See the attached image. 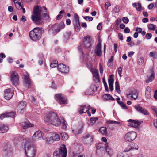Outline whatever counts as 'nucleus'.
Wrapping results in <instances>:
<instances>
[{"label": "nucleus", "instance_id": "f257e3e1", "mask_svg": "<svg viewBox=\"0 0 157 157\" xmlns=\"http://www.w3.org/2000/svg\"><path fill=\"white\" fill-rule=\"evenodd\" d=\"M42 16H44L46 20L48 19L49 18L46 8L45 7L42 8L39 6L34 7L33 14L31 17L32 21L36 24H41L43 21Z\"/></svg>", "mask_w": 157, "mask_h": 157}, {"label": "nucleus", "instance_id": "f03ea898", "mask_svg": "<svg viewBox=\"0 0 157 157\" xmlns=\"http://www.w3.org/2000/svg\"><path fill=\"white\" fill-rule=\"evenodd\" d=\"M44 121L47 124H52L56 127H59L61 124L64 128L67 127L66 121L63 119L60 121L58 115L54 112H49L44 117Z\"/></svg>", "mask_w": 157, "mask_h": 157}, {"label": "nucleus", "instance_id": "7ed1b4c3", "mask_svg": "<svg viewBox=\"0 0 157 157\" xmlns=\"http://www.w3.org/2000/svg\"><path fill=\"white\" fill-rule=\"evenodd\" d=\"M44 30L42 28L36 27L29 32V35L31 39L33 41L38 40L41 38Z\"/></svg>", "mask_w": 157, "mask_h": 157}, {"label": "nucleus", "instance_id": "20e7f679", "mask_svg": "<svg viewBox=\"0 0 157 157\" xmlns=\"http://www.w3.org/2000/svg\"><path fill=\"white\" fill-rule=\"evenodd\" d=\"M25 154L27 157H34L36 154L35 148L33 146L30 141L28 140L25 144Z\"/></svg>", "mask_w": 157, "mask_h": 157}, {"label": "nucleus", "instance_id": "39448f33", "mask_svg": "<svg viewBox=\"0 0 157 157\" xmlns=\"http://www.w3.org/2000/svg\"><path fill=\"white\" fill-rule=\"evenodd\" d=\"M67 150L65 146L63 144L59 148L56 149L53 153L54 157H66Z\"/></svg>", "mask_w": 157, "mask_h": 157}, {"label": "nucleus", "instance_id": "423d86ee", "mask_svg": "<svg viewBox=\"0 0 157 157\" xmlns=\"http://www.w3.org/2000/svg\"><path fill=\"white\" fill-rule=\"evenodd\" d=\"M65 27V24L63 22H61L59 24H55L52 25L49 30L50 34H53L55 33H58L61 29Z\"/></svg>", "mask_w": 157, "mask_h": 157}, {"label": "nucleus", "instance_id": "0eeeda50", "mask_svg": "<svg viewBox=\"0 0 157 157\" xmlns=\"http://www.w3.org/2000/svg\"><path fill=\"white\" fill-rule=\"evenodd\" d=\"M137 134L136 132L132 131L127 133L125 135L124 139L128 142H131L134 140L137 137Z\"/></svg>", "mask_w": 157, "mask_h": 157}, {"label": "nucleus", "instance_id": "6e6552de", "mask_svg": "<svg viewBox=\"0 0 157 157\" xmlns=\"http://www.w3.org/2000/svg\"><path fill=\"white\" fill-rule=\"evenodd\" d=\"M83 42V46L86 48H88L91 46L93 40L90 36L88 35L84 37Z\"/></svg>", "mask_w": 157, "mask_h": 157}, {"label": "nucleus", "instance_id": "1a4fd4ad", "mask_svg": "<svg viewBox=\"0 0 157 157\" xmlns=\"http://www.w3.org/2000/svg\"><path fill=\"white\" fill-rule=\"evenodd\" d=\"M13 90L10 88L6 89L4 92V96L5 99L9 100L13 96L14 93Z\"/></svg>", "mask_w": 157, "mask_h": 157}, {"label": "nucleus", "instance_id": "9d476101", "mask_svg": "<svg viewBox=\"0 0 157 157\" xmlns=\"http://www.w3.org/2000/svg\"><path fill=\"white\" fill-rule=\"evenodd\" d=\"M128 121L129 122L128 125L134 128L139 127L143 123V121L141 120H135L132 119H129Z\"/></svg>", "mask_w": 157, "mask_h": 157}, {"label": "nucleus", "instance_id": "9b49d317", "mask_svg": "<svg viewBox=\"0 0 157 157\" xmlns=\"http://www.w3.org/2000/svg\"><path fill=\"white\" fill-rule=\"evenodd\" d=\"M83 140L85 144H90L93 141V136L91 133L87 134L83 137Z\"/></svg>", "mask_w": 157, "mask_h": 157}, {"label": "nucleus", "instance_id": "f8f14e48", "mask_svg": "<svg viewBox=\"0 0 157 157\" xmlns=\"http://www.w3.org/2000/svg\"><path fill=\"white\" fill-rule=\"evenodd\" d=\"M11 80L13 84L15 86L17 85L19 82L18 74L15 72H12L11 74Z\"/></svg>", "mask_w": 157, "mask_h": 157}, {"label": "nucleus", "instance_id": "ddd939ff", "mask_svg": "<svg viewBox=\"0 0 157 157\" xmlns=\"http://www.w3.org/2000/svg\"><path fill=\"white\" fill-rule=\"evenodd\" d=\"M138 148V146L134 142H131L124 149V151L126 152L134 149L137 150Z\"/></svg>", "mask_w": 157, "mask_h": 157}, {"label": "nucleus", "instance_id": "4468645a", "mask_svg": "<svg viewBox=\"0 0 157 157\" xmlns=\"http://www.w3.org/2000/svg\"><path fill=\"white\" fill-rule=\"evenodd\" d=\"M58 70L61 73L67 74L69 71V67L63 64H59L58 66Z\"/></svg>", "mask_w": 157, "mask_h": 157}, {"label": "nucleus", "instance_id": "2eb2a0df", "mask_svg": "<svg viewBox=\"0 0 157 157\" xmlns=\"http://www.w3.org/2000/svg\"><path fill=\"white\" fill-rule=\"evenodd\" d=\"M26 105V102L25 101H22L19 103L17 108L20 113H22L25 111Z\"/></svg>", "mask_w": 157, "mask_h": 157}, {"label": "nucleus", "instance_id": "dca6fc26", "mask_svg": "<svg viewBox=\"0 0 157 157\" xmlns=\"http://www.w3.org/2000/svg\"><path fill=\"white\" fill-rule=\"evenodd\" d=\"M91 72L93 75L94 80L96 83L99 82L100 81V79L98 70L96 69H93L91 70Z\"/></svg>", "mask_w": 157, "mask_h": 157}, {"label": "nucleus", "instance_id": "f3484780", "mask_svg": "<svg viewBox=\"0 0 157 157\" xmlns=\"http://www.w3.org/2000/svg\"><path fill=\"white\" fill-rule=\"evenodd\" d=\"M135 108L136 110L138 112L143 114L145 115L149 114V112L146 109L143 108L139 105H135Z\"/></svg>", "mask_w": 157, "mask_h": 157}, {"label": "nucleus", "instance_id": "a211bd4d", "mask_svg": "<svg viewBox=\"0 0 157 157\" xmlns=\"http://www.w3.org/2000/svg\"><path fill=\"white\" fill-rule=\"evenodd\" d=\"M55 98H57L59 101H60L61 103L66 104L67 101L66 99L63 97V96L61 94H59L56 95Z\"/></svg>", "mask_w": 157, "mask_h": 157}, {"label": "nucleus", "instance_id": "6ab92c4d", "mask_svg": "<svg viewBox=\"0 0 157 157\" xmlns=\"http://www.w3.org/2000/svg\"><path fill=\"white\" fill-rule=\"evenodd\" d=\"M95 52L96 55L99 56H101L102 52L101 50V43L99 42L97 45L95 50Z\"/></svg>", "mask_w": 157, "mask_h": 157}, {"label": "nucleus", "instance_id": "aec40b11", "mask_svg": "<svg viewBox=\"0 0 157 157\" xmlns=\"http://www.w3.org/2000/svg\"><path fill=\"white\" fill-rule=\"evenodd\" d=\"M138 96V93L136 90H133L131 93L127 95V97L128 98H131L134 100H136Z\"/></svg>", "mask_w": 157, "mask_h": 157}, {"label": "nucleus", "instance_id": "412c9836", "mask_svg": "<svg viewBox=\"0 0 157 157\" xmlns=\"http://www.w3.org/2000/svg\"><path fill=\"white\" fill-rule=\"evenodd\" d=\"M77 17L75 20V22L74 23V28L76 31L78 32L80 30L81 27L79 23V17L77 15Z\"/></svg>", "mask_w": 157, "mask_h": 157}, {"label": "nucleus", "instance_id": "4be33fe9", "mask_svg": "<svg viewBox=\"0 0 157 157\" xmlns=\"http://www.w3.org/2000/svg\"><path fill=\"white\" fill-rule=\"evenodd\" d=\"M21 125L23 128H29L34 127L33 124L30 123V122L27 120L22 122L21 124Z\"/></svg>", "mask_w": 157, "mask_h": 157}, {"label": "nucleus", "instance_id": "5701e85b", "mask_svg": "<svg viewBox=\"0 0 157 157\" xmlns=\"http://www.w3.org/2000/svg\"><path fill=\"white\" fill-rule=\"evenodd\" d=\"M71 35L70 32H66L63 34L62 40L64 42H67L69 39Z\"/></svg>", "mask_w": 157, "mask_h": 157}, {"label": "nucleus", "instance_id": "b1692460", "mask_svg": "<svg viewBox=\"0 0 157 157\" xmlns=\"http://www.w3.org/2000/svg\"><path fill=\"white\" fill-rule=\"evenodd\" d=\"M4 148L5 151H6L7 153L11 152L12 148L10 144L7 143L5 144Z\"/></svg>", "mask_w": 157, "mask_h": 157}, {"label": "nucleus", "instance_id": "393cba45", "mask_svg": "<svg viewBox=\"0 0 157 157\" xmlns=\"http://www.w3.org/2000/svg\"><path fill=\"white\" fill-rule=\"evenodd\" d=\"M16 7L18 9L21 10L22 8L23 4H22V1L15 2L14 3Z\"/></svg>", "mask_w": 157, "mask_h": 157}, {"label": "nucleus", "instance_id": "a878e982", "mask_svg": "<svg viewBox=\"0 0 157 157\" xmlns=\"http://www.w3.org/2000/svg\"><path fill=\"white\" fill-rule=\"evenodd\" d=\"M105 146L106 152L108 153V154L110 156H111L113 154V151L110 148L107 143L105 144Z\"/></svg>", "mask_w": 157, "mask_h": 157}, {"label": "nucleus", "instance_id": "bb28decb", "mask_svg": "<svg viewBox=\"0 0 157 157\" xmlns=\"http://www.w3.org/2000/svg\"><path fill=\"white\" fill-rule=\"evenodd\" d=\"M151 89L149 86H147L146 89L145 91V94L147 97L149 98L151 96Z\"/></svg>", "mask_w": 157, "mask_h": 157}, {"label": "nucleus", "instance_id": "cd10ccee", "mask_svg": "<svg viewBox=\"0 0 157 157\" xmlns=\"http://www.w3.org/2000/svg\"><path fill=\"white\" fill-rule=\"evenodd\" d=\"M132 5L134 7H135L136 10L140 11L141 9V5L140 3H138L137 5L136 3L132 4Z\"/></svg>", "mask_w": 157, "mask_h": 157}, {"label": "nucleus", "instance_id": "c85d7f7f", "mask_svg": "<svg viewBox=\"0 0 157 157\" xmlns=\"http://www.w3.org/2000/svg\"><path fill=\"white\" fill-rule=\"evenodd\" d=\"M104 99L106 100H111L114 101L115 100L114 99L112 96L110 94H107L104 95L103 96Z\"/></svg>", "mask_w": 157, "mask_h": 157}, {"label": "nucleus", "instance_id": "c756f323", "mask_svg": "<svg viewBox=\"0 0 157 157\" xmlns=\"http://www.w3.org/2000/svg\"><path fill=\"white\" fill-rule=\"evenodd\" d=\"M52 137L53 138L54 142L55 141H59L60 139L59 135L56 133H54Z\"/></svg>", "mask_w": 157, "mask_h": 157}, {"label": "nucleus", "instance_id": "7c9ffc66", "mask_svg": "<svg viewBox=\"0 0 157 157\" xmlns=\"http://www.w3.org/2000/svg\"><path fill=\"white\" fill-rule=\"evenodd\" d=\"M86 109V105L84 106H81L79 110V113L80 114H82L85 113V112Z\"/></svg>", "mask_w": 157, "mask_h": 157}, {"label": "nucleus", "instance_id": "2f4dec72", "mask_svg": "<svg viewBox=\"0 0 157 157\" xmlns=\"http://www.w3.org/2000/svg\"><path fill=\"white\" fill-rule=\"evenodd\" d=\"M107 123L108 124H113L114 125L118 124L119 125L118 126L120 127V125H121V123L120 122H117L116 121H113V120H107Z\"/></svg>", "mask_w": 157, "mask_h": 157}, {"label": "nucleus", "instance_id": "473e14b6", "mask_svg": "<svg viewBox=\"0 0 157 157\" xmlns=\"http://www.w3.org/2000/svg\"><path fill=\"white\" fill-rule=\"evenodd\" d=\"M25 81L27 85H28V87L30 86V81L28 76L25 75L24 76Z\"/></svg>", "mask_w": 157, "mask_h": 157}, {"label": "nucleus", "instance_id": "72a5a7b5", "mask_svg": "<svg viewBox=\"0 0 157 157\" xmlns=\"http://www.w3.org/2000/svg\"><path fill=\"white\" fill-rule=\"evenodd\" d=\"M75 130H72L73 132L75 134H80L83 132L82 128H75Z\"/></svg>", "mask_w": 157, "mask_h": 157}, {"label": "nucleus", "instance_id": "f704fd0d", "mask_svg": "<svg viewBox=\"0 0 157 157\" xmlns=\"http://www.w3.org/2000/svg\"><path fill=\"white\" fill-rule=\"evenodd\" d=\"M52 136L48 137L46 138V143L48 144H51L53 143L54 142V140Z\"/></svg>", "mask_w": 157, "mask_h": 157}, {"label": "nucleus", "instance_id": "c9c22d12", "mask_svg": "<svg viewBox=\"0 0 157 157\" xmlns=\"http://www.w3.org/2000/svg\"><path fill=\"white\" fill-rule=\"evenodd\" d=\"M154 79V74L152 72L148 79L146 81V83H149L152 81Z\"/></svg>", "mask_w": 157, "mask_h": 157}, {"label": "nucleus", "instance_id": "e433bc0d", "mask_svg": "<svg viewBox=\"0 0 157 157\" xmlns=\"http://www.w3.org/2000/svg\"><path fill=\"white\" fill-rule=\"evenodd\" d=\"M62 139L64 140H67L68 138V135L65 132H62L60 133Z\"/></svg>", "mask_w": 157, "mask_h": 157}, {"label": "nucleus", "instance_id": "4c0bfd02", "mask_svg": "<svg viewBox=\"0 0 157 157\" xmlns=\"http://www.w3.org/2000/svg\"><path fill=\"white\" fill-rule=\"evenodd\" d=\"M113 75H111L109 76V78L108 80V83L109 85H112L114 82V80L113 78Z\"/></svg>", "mask_w": 157, "mask_h": 157}, {"label": "nucleus", "instance_id": "58836bf2", "mask_svg": "<svg viewBox=\"0 0 157 157\" xmlns=\"http://www.w3.org/2000/svg\"><path fill=\"white\" fill-rule=\"evenodd\" d=\"M99 131L104 135L107 134V128H99Z\"/></svg>", "mask_w": 157, "mask_h": 157}, {"label": "nucleus", "instance_id": "ea45409f", "mask_svg": "<svg viewBox=\"0 0 157 157\" xmlns=\"http://www.w3.org/2000/svg\"><path fill=\"white\" fill-rule=\"evenodd\" d=\"M98 117L91 118L90 119V124L92 125L96 123V121L98 120Z\"/></svg>", "mask_w": 157, "mask_h": 157}, {"label": "nucleus", "instance_id": "a19ab883", "mask_svg": "<svg viewBox=\"0 0 157 157\" xmlns=\"http://www.w3.org/2000/svg\"><path fill=\"white\" fill-rule=\"evenodd\" d=\"M35 135H36L38 136V137H39L40 139L42 138L43 136V133L40 131H38L36 132L35 133Z\"/></svg>", "mask_w": 157, "mask_h": 157}, {"label": "nucleus", "instance_id": "79ce46f5", "mask_svg": "<svg viewBox=\"0 0 157 157\" xmlns=\"http://www.w3.org/2000/svg\"><path fill=\"white\" fill-rule=\"evenodd\" d=\"M6 114L7 117L13 118L15 115V113L13 112L7 113Z\"/></svg>", "mask_w": 157, "mask_h": 157}, {"label": "nucleus", "instance_id": "37998d69", "mask_svg": "<svg viewBox=\"0 0 157 157\" xmlns=\"http://www.w3.org/2000/svg\"><path fill=\"white\" fill-rule=\"evenodd\" d=\"M115 89L118 93H120L121 91L120 90L119 85L118 82L117 81H116L115 82Z\"/></svg>", "mask_w": 157, "mask_h": 157}, {"label": "nucleus", "instance_id": "c03bdc74", "mask_svg": "<svg viewBox=\"0 0 157 157\" xmlns=\"http://www.w3.org/2000/svg\"><path fill=\"white\" fill-rule=\"evenodd\" d=\"M113 57L112 56L110 59L109 60L108 62V66H111L113 65Z\"/></svg>", "mask_w": 157, "mask_h": 157}, {"label": "nucleus", "instance_id": "a18cd8bd", "mask_svg": "<svg viewBox=\"0 0 157 157\" xmlns=\"http://www.w3.org/2000/svg\"><path fill=\"white\" fill-rule=\"evenodd\" d=\"M149 56L154 58H155L157 57V52H150L149 54Z\"/></svg>", "mask_w": 157, "mask_h": 157}, {"label": "nucleus", "instance_id": "49530a36", "mask_svg": "<svg viewBox=\"0 0 157 157\" xmlns=\"http://www.w3.org/2000/svg\"><path fill=\"white\" fill-rule=\"evenodd\" d=\"M147 26L149 29L152 30H154L155 28V25L153 24H149Z\"/></svg>", "mask_w": 157, "mask_h": 157}, {"label": "nucleus", "instance_id": "de8ad7c7", "mask_svg": "<svg viewBox=\"0 0 157 157\" xmlns=\"http://www.w3.org/2000/svg\"><path fill=\"white\" fill-rule=\"evenodd\" d=\"M64 13L63 10H61L59 12V14H58L56 17L57 20H59L63 16L61 15V14L63 13Z\"/></svg>", "mask_w": 157, "mask_h": 157}, {"label": "nucleus", "instance_id": "09e8293b", "mask_svg": "<svg viewBox=\"0 0 157 157\" xmlns=\"http://www.w3.org/2000/svg\"><path fill=\"white\" fill-rule=\"evenodd\" d=\"M32 138L33 140L34 141H38L41 139L38 137V136H37L36 135H35V133L33 135Z\"/></svg>", "mask_w": 157, "mask_h": 157}, {"label": "nucleus", "instance_id": "8fccbe9b", "mask_svg": "<svg viewBox=\"0 0 157 157\" xmlns=\"http://www.w3.org/2000/svg\"><path fill=\"white\" fill-rule=\"evenodd\" d=\"M144 62V59L143 57L140 58L138 60V63L140 65H141Z\"/></svg>", "mask_w": 157, "mask_h": 157}, {"label": "nucleus", "instance_id": "3c124183", "mask_svg": "<svg viewBox=\"0 0 157 157\" xmlns=\"http://www.w3.org/2000/svg\"><path fill=\"white\" fill-rule=\"evenodd\" d=\"M120 8L118 6H116L113 9V11L115 13H118L119 12Z\"/></svg>", "mask_w": 157, "mask_h": 157}, {"label": "nucleus", "instance_id": "603ef678", "mask_svg": "<svg viewBox=\"0 0 157 157\" xmlns=\"http://www.w3.org/2000/svg\"><path fill=\"white\" fill-rule=\"evenodd\" d=\"M83 18L85 20L88 21H91L93 20V18L92 17L89 16L84 17Z\"/></svg>", "mask_w": 157, "mask_h": 157}, {"label": "nucleus", "instance_id": "864d4df0", "mask_svg": "<svg viewBox=\"0 0 157 157\" xmlns=\"http://www.w3.org/2000/svg\"><path fill=\"white\" fill-rule=\"evenodd\" d=\"M9 128H0V133H4L7 132Z\"/></svg>", "mask_w": 157, "mask_h": 157}, {"label": "nucleus", "instance_id": "5fc2aeb1", "mask_svg": "<svg viewBox=\"0 0 157 157\" xmlns=\"http://www.w3.org/2000/svg\"><path fill=\"white\" fill-rule=\"evenodd\" d=\"M122 21L125 24H127L129 22V19L126 17H124L122 18Z\"/></svg>", "mask_w": 157, "mask_h": 157}, {"label": "nucleus", "instance_id": "6e6d98bb", "mask_svg": "<svg viewBox=\"0 0 157 157\" xmlns=\"http://www.w3.org/2000/svg\"><path fill=\"white\" fill-rule=\"evenodd\" d=\"M111 6V3L109 2H106L105 4V7L106 10H107L108 7Z\"/></svg>", "mask_w": 157, "mask_h": 157}, {"label": "nucleus", "instance_id": "4d7b16f0", "mask_svg": "<svg viewBox=\"0 0 157 157\" xmlns=\"http://www.w3.org/2000/svg\"><path fill=\"white\" fill-rule=\"evenodd\" d=\"M121 106L123 109H128V107H127L125 104L123 102V103H121Z\"/></svg>", "mask_w": 157, "mask_h": 157}, {"label": "nucleus", "instance_id": "13d9d810", "mask_svg": "<svg viewBox=\"0 0 157 157\" xmlns=\"http://www.w3.org/2000/svg\"><path fill=\"white\" fill-rule=\"evenodd\" d=\"M6 117H7L6 113L0 115V119H3L4 118Z\"/></svg>", "mask_w": 157, "mask_h": 157}, {"label": "nucleus", "instance_id": "bf43d9fd", "mask_svg": "<svg viewBox=\"0 0 157 157\" xmlns=\"http://www.w3.org/2000/svg\"><path fill=\"white\" fill-rule=\"evenodd\" d=\"M152 37V34L150 33H147L146 35V37L148 39H151Z\"/></svg>", "mask_w": 157, "mask_h": 157}, {"label": "nucleus", "instance_id": "052dcab7", "mask_svg": "<svg viewBox=\"0 0 157 157\" xmlns=\"http://www.w3.org/2000/svg\"><path fill=\"white\" fill-rule=\"evenodd\" d=\"M57 64L56 63H51L50 65V67L52 68H54L57 66L58 67Z\"/></svg>", "mask_w": 157, "mask_h": 157}, {"label": "nucleus", "instance_id": "680f3d73", "mask_svg": "<svg viewBox=\"0 0 157 157\" xmlns=\"http://www.w3.org/2000/svg\"><path fill=\"white\" fill-rule=\"evenodd\" d=\"M122 69L121 67H119L117 70V72L120 76H121V75L122 73Z\"/></svg>", "mask_w": 157, "mask_h": 157}, {"label": "nucleus", "instance_id": "e2e57ef3", "mask_svg": "<svg viewBox=\"0 0 157 157\" xmlns=\"http://www.w3.org/2000/svg\"><path fill=\"white\" fill-rule=\"evenodd\" d=\"M99 70L100 74H102L103 73V70L102 67V65H101V64H100Z\"/></svg>", "mask_w": 157, "mask_h": 157}, {"label": "nucleus", "instance_id": "0e129e2a", "mask_svg": "<svg viewBox=\"0 0 157 157\" xmlns=\"http://www.w3.org/2000/svg\"><path fill=\"white\" fill-rule=\"evenodd\" d=\"M104 83H104V86H105V90L106 91H107L108 92V90H109V89H108V87L107 83H106V82H105V81H104Z\"/></svg>", "mask_w": 157, "mask_h": 157}, {"label": "nucleus", "instance_id": "69168bd1", "mask_svg": "<svg viewBox=\"0 0 157 157\" xmlns=\"http://www.w3.org/2000/svg\"><path fill=\"white\" fill-rule=\"evenodd\" d=\"M102 144H98L96 146V148L98 150L100 149L102 147Z\"/></svg>", "mask_w": 157, "mask_h": 157}, {"label": "nucleus", "instance_id": "338daca9", "mask_svg": "<svg viewBox=\"0 0 157 157\" xmlns=\"http://www.w3.org/2000/svg\"><path fill=\"white\" fill-rule=\"evenodd\" d=\"M124 32L126 33H129L130 32V30L128 28L126 27L124 30Z\"/></svg>", "mask_w": 157, "mask_h": 157}, {"label": "nucleus", "instance_id": "774afa93", "mask_svg": "<svg viewBox=\"0 0 157 157\" xmlns=\"http://www.w3.org/2000/svg\"><path fill=\"white\" fill-rule=\"evenodd\" d=\"M117 157H125L123 153H120L118 154Z\"/></svg>", "mask_w": 157, "mask_h": 157}]
</instances>
